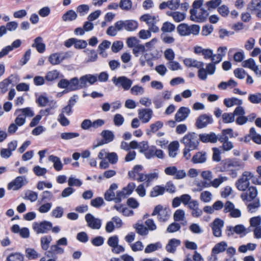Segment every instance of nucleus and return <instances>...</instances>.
Listing matches in <instances>:
<instances>
[{"instance_id": "obj_58", "label": "nucleus", "mask_w": 261, "mask_h": 261, "mask_svg": "<svg viewBox=\"0 0 261 261\" xmlns=\"http://www.w3.org/2000/svg\"><path fill=\"white\" fill-rule=\"evenodd\" d=\"M89 11V7L88 5H80L76 8V11L80 14L81 16H84L88 13Z\"/></svg>"}, {"instance_id": "obj_6", "label": "nucleus", "mask_w": 261, "mask_h": 261, "mask_svg": "<svg viewBox=\"0 0 261 261\" xmlns=\"http://www.w3.org/2000/svg\"><path fill=\"white\" fill-rule=\"evenodd\" d=\"M190 20L198 23L205 22L208 15V12L204 8H200L197 10L191 9L190 10Z\"/></svg>"}, {"instance_id": "obj_57", "label": "nucleus", "mask_w": 261, "mask_h": 261, "mask_svg": "<svg viewBox=\"0 0 261 261\" xmlns=\"http://www.w3.org/2000/svg\"><path fill=\"white\" fill-rule=\"evenodd\" d=\"M105 203L102 197H97L91 200L90 204L94 207L99 208Z\"/></svg>"}, {"instance_id": "obj_35", "label": "nucleus", "mask_w": 261, "mask_h": 261, "mask_svg": "<svg viewBox=\"0 0 261 261\" xmlns=\"http://www.w3.org/2000/svg\"><path fill=\"white\" fill-rule=\"evenodd\" d=\"M77 14L73 10H70L65 13L62 16V20L64 21H72L76 19Z\"/></svg>"}, {"instance_id": "obj_13", "label": "nucleus", "mask_w": 261, "mask_h": 261, "mask_svg": "<svg viewBox=\"0 0 261 261\" xmlns=\"http://www.w3.org/2000/svg\"><path fill=\"white\" fill-rule=\"evenodd\" d=\"M152 115L153 111L151 109L145 108L138 110V117L143 123H148Z\"/></svg>"}, {"instance_id": "obj_42", "label": "nucleus", "mask_w": 261, "mask_h": 261, "mask_svg": "<svg viewBox=\"0 0 261 261\" xmlns=\"http://www.w3.org/2000/svg\"><path fill=\"white\" fill-rule=\"evenodd\" d=\"M200 27L198 24H191L188 25V36L191 35L197 36L199 34Z\"/></svg>"}, {"instance_id": "obj_26", "label": "nucleus", "mask_w": 261, "mask_h": 261, "mask_svg": "<svg viewBox=\"0 0 261 261\" xmlns=\"http://www.w3.org/2000/svg\"><path fill=\"white\" fill-rule=\"evenodd\" d=\"M48 160L54 163L53 166L56 171H59L63 169V164L59 157L50 155L48 157Z\"/></svg>"}, {"instance_id": "obj_32", "label": "nucleus", "mask_w": 261, "mask_h": 261, "mask_svg": "<svg viewBox=\"0 0 261 261\" xmlns=\"http://www.w3.org/2000/svg\"><path fill=\"white\" fill-rule=\"evenodd\" d=\"M163 123L161 121H157L154 123L150 124L149 128L146 129V134L148 136L151 135V133H155L158 130L162 128Z\"/></svg>"}, {"instance_id": "obj_8", "label": "nucleus", "mask_w": 261, "mask_h": 261, "mask_svg": "<svg viewBox=\"0 0 261 261\" xmlns=\"http://www.w3.org/2000/svg\"><path fill=\"white\" fill-rule=\"evenodd\" d=\"M112 81L118 88H122L124 90H129L133 85V81L125 76H114Z\"/></svg>"}, {"instance_id": "obj_53", "label": "nucleus", "mask_w": 261, "mask_h": 261, "mask_svg": "<svg viewBox=\"0 0 261 261\" xmlns=\"http://www.w3.org/2000/svg\"><path fill=\"white\" fill-rule=\"evenodd\" d=\"M64 209L62 207L58 206L54 209L50 213L51 217L56 218H60L63 215Z\"/></svg>"}, {"instance_id": "obj_24", "label": "nucleus", "mask_w": 261, "mask_h": 261, "mask_svg": "<svg viewBox=\"0 0 261 261\" xmlns=\"http://www.w3.org/2000/svg\"><path fill=\"white\" fill-rule=\"evenodd\" d=\"M32 46L36 48L39 53H43L45 50V45L43 43V40L41 37H38L35 39Z\"/></svg>"}, {"instance_id": "obj_63", "label": "nucleus", "mask_w": 261, "mask_h": 261, "mask_svg": "<svg viewBox=\"0 0 261 261\" xmlns=\"http://www.w3.org/2000/svg\"><path fill=\"white\" fill-rule=\"evenodd\" d=\"M119 243L118 237L116 235L110 237L107 241L108 245L112 248L117 246Z\"/></svg>"}, {"instance_id": "obj_60", "label": "nucleus", "mask_w": 261, "mask_h": 261, "mask_svg": "<svg viewBox=\"0 0 261 261\" xmlns=\"http://www.w3.org/2000/svg\"><path fill=\"white\" fill-rule=\"evenodd\" d=\"M33 171L36 175L38 176H44L47 172V169L45 168L41 167L39 166H35Z\"/></svg>"}, {"instance_id": "obj_14", "label": "nucleus", "mask_w": 261, "mask_h": 261, "mask_svg": "<svg viewBox=\"0 0 261 261\" xmlns=\"http://www.w3.org/2000/svg\"><path fill=\"white\" fill-rule=\"evenodd\" d=\"M191 111L188 107H180L175 115V120L177 122L183 121L189 116Z\"/></svg>"}, {"instance_id": "obj_16", "label": "nucleus", "mask_w": 261, "mask_h": 261, "mask_svg": "<svg viewBox=\"0 0 261 261\" xmlns=\"http://www.w3.org/2000/svg\"><path fill=\"white\" fill-rule=\"evenodd\" d=\"M250 232V229H226V234L229 237L232 236L234 238H237V235H239L240 237L242 238Z\"/></svg>"}, {"instance_id": "obj_46", "label": "nucleus", "mask_w": 261, "mask_h": 261, "mask_svg": "<svg viewBox=\"0 0 261 261\" xmlns=\"http://www.w3.org/2000/svg\"><path fill=\"white\" fill-rule=\"evenodd\" d=\"M251 203L247 205V209L249 212L253 213L255 211V209L259 208L260 206V203L259 198H256L253 200Z\"/></svg>"}, {"instance_id": "obj_9", "label": "nucleus", "mask_w": 261, "mask_h": 261, "mask_svg": "<svg viewBox=\"0 0 261 261\" xmlns=\"http://www.w3.org/2000/svg\"><path fill=\"white\" fill-rule=\"evenodd\" d=\"M214 122L211 115L203 114L199 115L196 119L195 126L198 129H201L206 127L208 124H212Z\"/></svg>"}, {"instance_id": "obj_22", "label": "nucleus", "mask_w": 261, "mask_h": 261, "mask_svg": "<svg viewBox=\"0 0 261 261\" xmlns=\"http://www.w3.org/2000/svg\"><path fill=\"white\" fill-rule=\"evenodd\" d=\"M185 65L188 67H195L199 68L204 67V63L203 62L198 61L192 58H186L184 60Z\"/></svg>"}, {"instance_id": "obj_11", "label": "nucleus", "mask_w": 261, "mask_h": 261, "mask_svg": "<svg viewBox=\"0 0 261 261\" xmlns=\"http://www.w3.org/2000/svg\"><path fill=\"white\" fill-rule=\"evenodd\" d=\"M247 189L248 190L246 192L242 193L241 195V197L243 201L250 202L257 198L256 197L258 192L255 187L251 186Z\"/></svg>"}, {"instance_id": "obj_51", "label": "nucleus", "mask_w": 261, "mask_h": 261, "mask_svg": "<svg viewBox=\"0 0 261 261\" xmlns=\"http://www.w3.org/2000/svg\"><path fill=\"white\" fill-rule=\"evenodd\" d=\"M146 51L145 45L139 43L133 49V53L135 57H138L140 54H143Z\"/></svg>"}, {"instance_id": "obj_62", "label": "nucleus", "mask_w": 261, "mask_h": 261, "mask_svg": "<svg viewBox=\"0 0 261 261\" xmlns=\"http://www.w3.org/2000/svg\"><path fill=\"white\" fill-rule=\"evenodd\" d=\"M196 186L197 188L195 190H194V191L201 192L204 188L210 187L211 184L210 182L204 180L196 184Z\"/></svg>"}, {"instance_id": "obj_45", "label": "nucleus", "mask_w": 261, "mask_h": 261, "mask_svg": "<svg viewBox=\"0 0 261 261\" xmlns=\"http://www.w3.org/2000/svg\"><path fill=\"white\" fill-rule=\"evenodd\" d=\"M248 99L252 103H260L261 102V93L250 94L248 96Z\"/></svg>"}, {"instance_id": "obj_37", "label": "nucleus", "mask_w": 261, "mask_h": 261, "mask_svg": "<svg viewBox=\"0 0 261 261\" xmlns=\"http://www.w3.org/2000/svg\"><path fill=\"white\" fill-rule=\"evenodd\" d=\"M40 199L38 201L39 203L49 201L54 199L53 193L49 191H44L40 195Z\"/></svg>"}, {"instance_id": "obj_36", "label": "nucleus", "mask_w": 261, "mask_h": 261, "mask_svg": "<svg viewBox=\"0 0 261 261\" xmlns=\"http://www.w3.org/2000/svg\"><path fill=\"white\" fill-rule=\"evenodd\" d=\"M179 148V143L177 141L172 142L169 145V155L172 158H175L177 155V151Z\"/></svg>"}, {"instance_id": "obj_64", "label": "nucleus", "mask_w": 261, "mask_h": 261, "mask_svg": "<svg viewBox=\"0 0 261 261\" xmlns=\"http://www.w3.org/2000/svg\"><path fill=\"white\" fill-rule=\"evenodd\" d=\"M213 30L214 27L212 25H204L202 28L201 35L204 36H208L213 32Z\"/></svg>"}, {"instance_id": "obj_19", "label": "nucleus", "mask_w": 261, "mask_h": 261, "mask_svg": "<svg viewBox=\"0 0 261 261\" xmlns=\"http://www.w3.org/2000/svg\"><path fill=\"white\" fill-rule=\"evenodd\" d=\"M206 160V153L205 151H199L193 155L191 161L194 164H202L205 163Z\"/></svg>"}, {"instance_id": "obj_40", "label": "nucleus", "mask_w": 261, "mask_h": 261, "mask_svg": "<svg viewBox=\"0 0 261 261\" xmlns=\"http://www.w3.org/2000/svg\"><path fill=\"white\" fill-rule=\"evenodd\" d=\"M189 24L186 23H182L178 25L176 30L177 32L180 36H188Z\"/></svg>"}, {"instance_id": "obj_33", "label": "nucleus", "mask_w": 261, "mask_h": 261, "mask_svg": "<svg viewBox=\"0 0 261 261\" xmlns=\"http://www.w3.org/2000/svg\"><path fill=\"white\" fill-rule=\"evenodd\" d=\"M165 188L162 186H155L153 187L150 192V196L155 197L159 195H162L164 194Z\"/></svg>"}, {"instance_id": "obj_29", "label": "nucleus", "mask_w": 261, "mask_h": 261, "mask_svg": "<svg viewBox=\"0 0 261 261\" xmlns=\"http://www.w3.org/2000/svg\"><path fill=\"white\" fill-rule=\"evenodd\" d=\"M100 135L105 141V143L107 144L112 142L115 138L113 132L108 129L102 130Z\"/></svg>"}, {"instance_id": "obj_1", "label": "nucleus", "mask_w": 261, "mask_h": 261, "mask_svg": "<svg viewBox=\"0 0 261 261\" xmlns=\"http://www.w3.org/2000/svg\"><path fill=\"white\" fill-rule=\"evenodd\" d=\"M213 154L212 159L213 161L219 162L216 169L220 172H229L228 174L233 178H236L238 171L243 170L245 167V163L240 159L237 158H226L221 160V152L219 148H213Z\"/></svg>"}, {"instance_id": "obj_23", "label": "nucleus", "mask_w": 261, "mask_h": 261, "mask_svg": "<svg viewBox=\"0 0 261 261\" xmlns=\"http://www.w3.org/2000/svg\"><path fill=\"white\" fill-rule=\"evenodd\" d=\"M224 105L227 108L233 107L235 105L242 106L243 101L236 97L225 98L223 101Z\"/></svg>"}, {"instance_id": "obj_54", "label": "nucleus", "mask_w": 261, "mask_h": 261, "mask_svg": "<svg viewBox=\"0 0 261 261\" xmlns=\"http://www.w3.org/2000/svg\"><path fill=\"white\" fill-rule=\"evenodd\" d=\"M19 112H21L22 113L21 114L23 115L25 118L26 117H32L34 115L33 111L30 107L17 110L15 113H18Z\"/></svg>"}, {"instance_id": "obj_17", "label": "nucleus", "mask_w": 261, "mask_h": 261, "mask_svg": "<svg viewBox=\"0 0 261 261\" xmlns=\"http://www.w3.org/2000/svg\"><path fill=\"white\" fill-rule=\"evenodd\" d=\"M23 185V177L22 176H17L13 180L10 182L8 185L9 190H18Z\"/></svg>"}, {"instance_id": "obj_12", "label": "nucleus", "mask_w": 261, "mask_h": 261, "mask_svg": "<svg viewBox=\"0 0 261 261\" xmlns=\"http://www.w3.org/2000/svg\"><path fill=\"white\" fill-rule=\"evenodd\" d=\"M85 220L88 227L91 228H100L101 226V220L95 218L90 213L87 214L85 215Z\"/></svg>"}, {"instance_id": "obj_56", "label": "nucleus", "mask_w": 261, "mask_h": 261, "mask_svg": "<svg viewBox=\"0 0 261 261\" xmlns=\"http://www.w3.org/2000/svg\"><path fill=\"white\" fill-rule=\"evenodd\" d=\"M80 136V134L78 133H62L61 134V138L63 140H68L72 139L73 138L78 137Z\"/></svg>"}, {"instance_id": "obj_59", "label": "nucleus", "mask_w": 261, "mask_h": 261, "mask_svg": "<svg viewBox=\"0 0 261 261\" xmlns=\"http://www.w3.org/2000/svg\"><path fill=\"white\" fill-rule=\"evenodd\" d=\"M119 7L122 10H129L132 7V2L131 0H120Z\"/></svg>"}, {"instance_id": "obj_50", "label": "nucleus", "mask_w": 261, "mask_h": 261, "mask_svg": "<svg viewBox=\"0 0 261 261\" xmlns=\"http://www.w3.org/2000/svg\"><path fill=\"white\" fill-rule=\"evenodd\" d=\"M117 23H119V21L116 22L114 26L111 25L108 28L107 34L109 36H115L117 35V32L121 31V30H119L117 26Z\"/></svg>"}, {"instance_id": "obj_30", "label": "nucleus", "mask_w": 261, "mask_h": 261, "mask_svg": "<svg viewBox=\"0 0 261 261\" xmlns=\"http://www.w3.org/2000/svg\"><path fill=\"white\" fill-rule=\"evenodd\" d=\"M32 228H59L58 226L53 227L50 222L43 221L41 222H35L33 224Z\"/></svg>"}, {"instance_id": "obj_41", "label": "nucleus", "mask_w": 261, "mask_h": 261, "mask_svg": "<svg viewBox=\"0 0 261 261\" xmlns=\"http://www.w3.org/2000/svg\"><path fill=\"white\" fill-rule=\"evenodd\" d=\"M60 72L57 70H53L48 71L45 76V79L48 82H53L59 77Z\"/></svg>"}, {"instance_id": "obj_15", "label": "nucleus", "mask_w": 261, "mask_h": 261, "mask_svg": "<svg viewBox=\"0 0 261 261\" xmlns=\"http://www.w3.org/2000/svg\"><path fill=\"white\" fill-rule=\"evenodd\" d=\"M199 139L203 143H215L218 141V137L214 133L211 132L210 134H200Z\"/></svg>"}, {"instance_id": "obj_27", "label": "nucleus", "mask_w": 261, "mask_h": 261, "mask_svg": "<svg viewBox=\"0 0 261 261\" xmlns=\"http://www.w3.org/2000/svg\"><path fill=\"white\" fill-rule=\"evenodd\" d=\"M15 77L12 75L8 78L0 82V92L2 94L5 93L8 90V87L13 82V79Z\"/></svg>"}, {"instance_id": "obj_20", "label": "nucleus", "mask_w": 261, "mask_h": 261, "mask_svg": "<svg viewBox=\"0 0 261 261\" xmlns=\"http://www.w3.org/2000/svg\"><path fill=\"white\" fill-rule=\"evenodd\" d=\"M122 226V222L121 219L117 216H115L113 217L111 220L107 223L105 228H119Z\"/></svg>"}, {"instance_id": "obj_21", "label": "nucleus", "mask_w": 261, "mask_h": 261, "mask_svg": "<svg viewBox=\"0 0 261 261\" xmlns=\"http://www.w3.org/2000/svg\"><path fill=\"white\" fill-rule=\"evenodd\" d=\"M57 244L52 245L49 250L46 252V255L48 257H54L57 254H63L64 249L59 247Z\"/></svg>"}, {"instance_id": "obj_3", "label": "nucleus", "mask_w": 261, "mask_h": 261, "mask_svg": "<svg viewBox=\"0 0 261 261\" xmlns=\"http://www.w3.org/2000/svg\"><path fill=\"white\" fill-rule=\"evenodd\" d=\"M180 143L185 146L183 149L184 157L189 160L191 156L190 151L198 149L200 142L198 134L194 132H189L180 140Z\"/></svg>"}, {"instance_id": "obj_38", "label": "nucleus", "mask_w": 261, "mask_h": 261, "mask_svg": "<svg viewBox=\"0 0 261 261\" xmlns=\"http://www.w3.org/2000/svg\"><path fill=\"white\" fill-rule=\"evenodd\" d=\"M227 246V244L225 242H221L215 245L212 249V253L217 254L224 252Z\"/></svg>"}, {"instance_id": "obj_25", "label": "nucleus", "mask_w": 261, "mask_h": 261, "mask_svg": "<svg viewBox=\"0 0 261 261\" xmlns=\"http://www.w3.org/2000/svg\"><path fill=\"white\" fill-rule=\"evenodd\" d=\"M144 223L146 226H144L143 222H138L134 228H156L154 220L152 219L146 220Z\"/></svg>"}, {"instance_id": "obj_55", "label": "nucleus", "mask_w": 261, "mask_h": 261, "mask_svg": "<svg viewBox=\"0 0 261 261\" xmlns=\"http://www.w3.org/2000/svg\"><path fill=\"white\" fill-rule=\"evenodd\" d=\"M38 198V193L36 192L28 190L25 193V199L35 202Z\"/></svg>"}, {"instance_id": "obj_34", "label": "nucleus", "mask_w": 261, "mask_h": 261, "mask_svg": "<svg viewBox=\"0 0 261 261\" xmlns=\"http://www.w3.org/2000/svg\"><path fill=\"white\" fill-rule=\"evenodd\" d=\"M242 66L245 68H249L254 71V72L257 73L258 66L255 64V61L252 58H249L243 61Z\"/></svg>"}, {"instance_id": "obj_10", "label": "nucleus", "mask_w": 261, "mask_h": 261, "mask_svg": "<svg viewBox=\"0 0 261 261\" xmlns=\"http://www.w3.org/2000/svg\"><path fill=\"white\" fill-rule=\"evenodd\" d=\"M119 23L117 24L119 30L124 29L128 32L135 31L138 27V23L134 20H119Z\"/></svg>"}, {"instance_id": "obj_61", "label": "nucleus", "mask_w": 261, "mask_h": 261, "mask_svg": "<svg viewBox=\"0 0 261 261\" xmlns=\"http://www.w3.org/2000/svg\"><path fill=\"white\" fill-rule=\"evenodd\" d=\"M82 181L74 177H69L68 180V184L71 187L72 186L81 187L82 185Z\"/></svg>"}, {"instance_id": "obj_18", "label": "nucleus", "mask_w": 261, "mask_h": 261, "mask_svg": "<svg viewBox=\"0 0 261 261\" xmlns=\"http://www.w3.org/2000/svg\"><path fill=\"white\" fill-rule=\"evenodd\" d=\"M181 242L179 240L176 239H170L167 245L166 250L167 252L171 253H174L176 250V248L180 245Z\"/></svg>"}, {"instance_id": "obj_52", "label": "nucleus", "mask_w": 261, "mask_h": 261, "mask_svg": "<svg viewBox=\"0 0 261 261\" xmlns=\"http://www.w3.org/2000/svg\"><path fill=\"white\" fill-rule=\"evenodd\" d=\"M200 199L203 202H210L212 199V194L208 191H203L200 194Z\"/></svg>"}, {"instance_id": "obj_28", "label": "nucleus", "mask_w": 261, "mask_h": 261, "mask_svg": "<svg viewBox=\"0 0 261 261\" xmlns=\"http://www.w3.org/2000/svg\"><path fill=\"white\" fill-rule=\"evenodd\" d=\"M143 169V166L142 165H135L133 170L131 171H129L128 172V176L130 179L136 180L137 177H138V175L140 174V172Z\"/></svg>"}, {"instance_id": "obj_43", "label": "nucleus", "mask_w": 261, "mask_h": 261, "mask_svg": "<svg viewBox=\"0 0 261 261\" xmlns=\"http://www.w3.org/2000/svg\"><path fill=\"white\" fill-rule=\"evenodd\" d=\"M250 227L253 228H261V216H257L251 218L249 220Z\"/></svg>"}, {"instance_id": "obj_39", "label": "nucleus", "mask_w": 261, "mask_h": 261, "mask_svg": "<svg viewBox=\"0 0 261 261\" xmlns=\"http://www.w3.org/2000/svg\"><path fill=\"white\" fill-rule=\"evenodd\" d=\"M162 247V245L160 242L150 244L148 245L145 248L144 252L145 253H150L158 250Z\"/></svg>"}, {"instance_id": "obj_44", "label": "nucleus", "mask_w": 261, "mask_h": 261, "mask_svg": "<svg viewBox=\"0 0 261 261\" xmlns=\"http://www.w3.org/2000/svg\"><path fill=\"white\" fill-rule=\"evenodd\" d=\"M48 61L53 65L59 64L62 62L59 53L51 54L48 58Z\"/></svg>"}, {"instance_id": "obj_5", "label": "nucleus", "mask_w": 261, "mask_h": 261, "mask_svg": "<svg viewBox=\"0 0 261 261\" xmlns=\"http://www.w3.org/2000/svg\"><path fill=\"white\" fill-rule=\"evenodd\" d=\"M253 177V174L252 172L247 171H244L235 183L237 188L239 191H245L249 187V180Z\"/></svg>"}, {"instance_id": "obj_31", "label": "nucleus", "mask_w": 261, "mask_h": 261, "mask_svg": "<svg viewBox=\"0 0 261 261\" xmlns=\"http://www.w3.org/2000/svg\"><path fill=\"white\" fill-rule=\"evenodd\" d=\"M261 9V0H251L247 5V10L251 13Z\"/></svg>"}, {"instance_id": "obj_47", "label": "nucleus", "mask_w": 261, "mask_h": 261, "mask_svg": "<svg viewBox=\"0 0 261 261\" xmlns=\"http://www.w3.org/2000/svg\"><path fill=\"white\" fill-rule=\"evenodd\" d=\"M222 118L224 123H230L235 121V117L233 113H224L222 115Z\"/></svg>"}, {"instance_id": "obj_49", "label": "nucleus", "mask_w": 261, "mask_h": 261, "mask_svg": "<svg viewBox=\"0 0 261 261\" xmlns=\"http://www.w3.org/2000/svg\"><path fill=\"white\" fill-rule=\"evenodd\" d=\"M175 29V26L174 24L168 21H166L163 23V26L161 28V31L165 33L172 32L174 31Z\"/></svg>"}, {"instance_id": "obj_4", "label": "nucleus", "mask_w": 261, "mask_h": 261, "mask_svg": "<svg viewBox=\"0 0 261 261\" xmlns=\"http://www.w3.org/2000/svg\"><path fill=\"white\" fill-rule=\"evenodd\" d=\"M173 219L175 222L170 224L167 228H180L187 226L188 223L185 219V212L184 210H177L174 213Z\"/></svg>"}, {"instance_id": "obj_48", "label": "nucleus", "mask_w": 261, "mask_h": 261, "mask_svg": "<svg viewBox=\"0 0 261 261\" xmlns=\"http://www.w3.org/2000/svg\"><path fill=\"white\" fill-rule=\"evenodd\" d=\"M7 261H23V256L20 253H12L7 257Z\"/></svg>"}, {"instance_id": "obj_7", "label": "nucleus", "mask_w": 261, "mask_h": 261, "mask_svg": "<svg viewBox=\"0 0 261 261\" xmlns=\"http://www.w3.org/2000/svg\"><path fill=\"white\" fill-rule=\"evenodd\" d=\"M171 211L169 208H164L162 205H156L151 214L152 216L158 215V219L160 222H165L170 218Z\"/></svg>"}, {"instance_id": "obj_2", "label": "nucleus", "mask_w": 261, "mask_h": 261, "mask_svg": "<svg viewBox=\"0 0 261 261\" xmlns=\"http://www.w3.org/2000/svg\"><path fill=\"white\" fill-rule=\"evenodd\" d=\"M97 81L96 75L88 74L82 76L79 79L77 77H74L70 80L62 79L58 82V87L60 88H67L69 91H76L87 87V83L93 85Z\"/></svg>"}]
</instances>
